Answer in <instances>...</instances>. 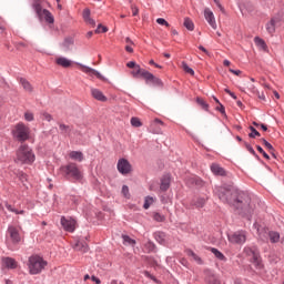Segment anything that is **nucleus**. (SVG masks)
<instances>
[{"instance_id": "obj_52", "label": "nucleus", "mask_w": 284, "mask_h": 284, "mask_svg": "<svg viewBox=\"0 0 284 284\" xmlns=\"http://www.w3.org/2000/svg\"><path fill=\"white\" fill-rule=\"evenodd\" d=\"M254 92L257 94L258 99H262V101H265V94L258 92V90H254Z\"/></svg>"}, {"instance_id": "obj_8", "label": "nucleus", "mask_w": 284, "mask_h": 284, "mask_svg": "<svg viewBox=\"0 0 284 284\" xmlns=\"http://www.w3.org/2000/svg\"><path fill=\"white\" fill-rule=\"evenodd\" d=\"M36 12L41 19H44L47 23H54V16L48 9H41V4H36Z\"/></svg>"}, {"instance_id": "obj_15", "label": "nucleus", "mask_w": 284, "mask_h": 284, "mask_svg": "<svg viewBox=\"0 0 284 284\" xmlns=\"http://www.w3.org/2000/svg\"><path fill=\"white\" fill-rule=\"evenodd\" d=\"M91 97H93L95 101H101V103H105V101H108V97H105L99 89L91 88Z\"/></svg>"}, {"instance_id": "obj_38", "label": "nucleus", "mask_w": 284, "mask_h": 284, "mask_svg": "<svg viewBox=\"0 0 284 284\" xmlns=\"http://www.w3.org/2000/svg\"><path fill=\"white\" fill-rule=\"evenodd\" d=\"M131 125H133V128H141V125H143V123H141V120L139 118H132Z\"/></svg>"}, {"instance_id": "obj_51", "label": "nucleus", "mask_w": 284, "mask_h": 284, "mask_svg": "<svg viewBox=\"0 0 284 284\" xmlns=\"http://www.w3.org/2000/svg\"><path fill=\"white\" fill-rule=\"evenodd\" d=\"M246 150L253 154V155H256V151H254V149L250 145V144H246Z\"/></svg>"}, {"instance_id": "obj_44", "label": "nucleus", "mask_w": 284, "mask_h": 284, "mask_svg": "<svg viewBox=\"0 0 284 284\" xmlns=\"http://www.w3.org/2000/svg\"><path fill=\"white\" fill-rule=\"evenodd\" d=\"M156 23H159V26H165V28H170V23L166 22V20L163 18H158Z\"/></svg>"}, {"instance_id": "obj_12", "label": "nucleus", "mask_w": 284, "mask_h": 284, "mask_svg": "<svg viewBox=\"0 0 284 284\" xmlns=\"http://www.w3.org/2000/svg\"><path fill=\"white\" fill-rule=\"evenodd\" d=\"M8 234L12 243H21V234L19 233V229H17L16 226H9Z\"/></svg>"}, {"instance_id": "obj_7", "label": "nucleus", "mask_w": 284, "mask_h": 284, "mask_svg": "<svg viewBox=\"0 0 284 284\" xmlns=\"http://www.w3.org/2000/svg\"><path fill=\"white\" fill-rule=\"evenodd\" d=\"M230 243H234L236 245H243V243H245V241H247V235L245 233V231H237L233 234H230L227 236Z\"/></svg>"}, {"instance_id": "obj_61", "label": "nucleus", "mask_w": 284, "mask_h": 284, "mask_svg": "<svg viewBox=\"0 0 284 284\" xmlns=\"http://www.w3.org/2000/svg\"><path fill=\"white\" fill-rule=\"evenodd\" d=\"M125 50H126V52H134V49H132V47H130V45H126Z\"/></svg>"}, {"instance_id": "obj_50", "label": "nucleus", "mask_w": 284, "mask_h": 284, "mask_svg": "<svg viewBox=\"0 0 284 284\" xmlns=\"http://www.w3.org/2000/svg\"><path fill=\"white\" fill-rule=\"evenodd\" d=\"M229 72H231L232 74H235V77H240L242 74L241 70L229 69Z\"/></svg>"}, {"instance_id": "obj_45", "label": "nucleus", "mask_w": 284, "mask_h": 284, "mask_svg": "<svg viewBox=\"0 0 284 284\" xmlns=\"http://www.w3.org/2000/svg\"><path fill=\"white\" fill-rule=\"evenodd\" d=\"M73 44H74V39L72 38H67L63 43L64 48H70V45H73Z\"/></svg>"}, {"instance_id": "obj_63", "label": "nucleus", "mask_w": 284, "mask_h": 284, "mask_svg": "<svg viewBox=\"0 0 284 284\" xmlns=\"http://www.w3.org/2000/svg\"><path fill=\"white\" fill-rule=\"evenodd\" d=\"M261 128H262V130H263L264 132H267V125L261 124Z\"/></svg>"}, {"instance_id": "obj_4", "label": "nucleus", "mask_w": 284, "mask_h": 284, "mask_svg": "<svg viewBox=\"0 0 284 284\" xmlns=\"http://www.w3.org/2000/svg\"><path fill=\"white\" fill-rule=\"evenodd\" d=\"M11 134L13 139L23 143L30 139V128L26 123L19 122L13 126Z\"/></svg>"}, {"instance_id": "obj_42", "label": "nucleus", "mask_w": 284, "mask_h": 284, "mask_svg": "<svg viewBox=\"0 0 284 284\" xmlns=\"http://www.w3.org/2000/svg\"><path fill=\"white\" fill-rule=\"evenodd\" d=\"M122 194L125 199H130V187L128 185L122 186Z\"/></svg>"}, {"instance_id": "obj_1", "label": "nucleus", "mask_w": 284, "mask_h": 284, "mask_svg": "<svg viewBox=\"0 0 284 284\" xmlns=\"http://www.w3.org/2000/svg\"><path fill=\"white\" fill-rule=\"evenodd\" d=\"M217 196L223 203L233 205L236 210H244L250 212V195L239 191L233 185H224L219 187Z\"/></svg>"}, {"instance_id": "obj_13", "label": "nucleus", "mask_w": 284, "mask_h": 284, "mask_svg": "<svg viewBox=\"0 0 284 284\" xmlns=\"http://www.w3.org/2000/svg\"><path fill=\"white\" fill-rule=\"evenodd\" d=\"M204 19H206L207 23L213 28V30H216V18H214V12L210 9L204 10Z\"/></svg>"}, {"instance_id": "obj_24", "label": "nucleus", "mask_w": 284, "mask_h": 284, "mask_svg": "<svg viewBox=\"0 0 284 284\" xmlns=\"http://www.w3.org/2000/svg\"><path fill=\"white\" fill-rule=\"evenodd\" d=\"M254 43L260 48V50H263L264 52H267V44L265 43L264 39H261L258 37L254 38Z\"/></svg>"}, {"instance_id": "obj_10", "label": "nucleus", "mask_w": 284, "mask_h": 284, "mask_svg": "<svg viewBox=\"0 0 284 284\" xmlns=\"http://www.w3.org/2000/svg\"><path fill=\"white\" fill-rule=\"evenodd\" d=\"M118 172L124 175L130 174V172H132V164H130V161L125 159H120L118 161Z\"/></svg>"}, {"instance_id": "obj_27", "label": "nucleus", "mask_w": 284, "mask_h": 284, "mask_svg": "<svg viewBox=\"0 0 284 284\" xmlns=\"http://www.w3.org/2000/svg\"><path fill=\"white\" fill-rule=\"evenodd\" d=\"M142 79H144L146 85H150L152 83V79H154V74L148 70H144V73H142Z\"/></svg>"}, {"instance_id": "obj_29", "label": "nucleus", "mask_w": 284, "mask_h": 284, "mask_svg": "<svg viewBox=\"0 0 284 284\" xmlns=\"http://www.w3.org/2000/svg\"><path fill=\"white\" fill-rule=\"evenodd\" d=\"M20 83H21L23 90H26V92H32V90H33L32 84H30V82H28V80L21 78Z\"/></svg>"}, {"instance_id": "obj_22", "label": "nucleus", "mask_w": 284, "mask_h": 284, "mask_svg": "<svg viewBox=\"0 0 284 284\" xmlns=\"http://www.w3.org/2000/svg\"><path fill=\"white\" fill-rule=\"evenodd\" d=\"M60 133L63 134L64 136H70L72 132V126L63 123H58Z\"/></svg>"}, {"instance_id": "obj_25", "label": "nucleus", "mask_w": 284, "mask_h": 284, "mask_svg": "<svg viewBox=\"0 0 284 284\" xmlns=\"http://www.w3.org/2000/svg\"><path fill=\"white\" fill-rule=\"evenodd\" d=\"M160 190H162V192H168V190H170V178H169V175H165L162 179Z\"/></svg>"}, {"instance_id": "obj_35", "label": "nucleus", "mask_w": 284, "mask_h": 284, "mask_svg": "<svg viewBox=\"0 0 284 284\" xmlns=\"http://www.w3.org/2000/svg\"><path fill=\"white\" fill-rule=\"evenodd\" d=\"M182 69L184 70V72H186V74L194 77V69L190 68L187 63L182 62Z\"/></svg>"}, {"instance_id": "obj_59", "label": "nucleus", "mask_w": 284, "mask_h": 284, "mask_svg": "<svg viewBox=\"0 0 284 284\" xmlns=\"http://www.w3.org/2000/svg\"><path fill=\"white\" fill-rule=\"evenodd\" d=\"M7 210H9V212H13L16 214L17 209L12 207V205H7Z\"/></svg>"}, {"instance_id": "obj_21", "label": "nucleus", "mask_w": 284, "mask_h": 284, "mask_svg": "<svg viewBox=\"0 0 284 284\" xmlns=\"http://www.w3.org/2000/svg\"><path fill=\"white\" fill-rule=\"evenodd\" d=\"M211 171L213 172V174H215L216 176H225V169L221 168V165L219 164H212L211 165Z\"/></svg>"}, {"instance_id": "obj_56", "label": "nucleus", "mask_w": 284, "mask_h": 284, "mask_svg": "<svg viewBox=\"0 0 284 284\" xmlns=\"http://www.w3.org/2000/svg\"><path fill=\"white\" fill-rule=\"evenodd\" d=\"M91 281H93V283L101 284V280L97 276H91Z\"/></svg>"}, {"instance_id": "obj_46", "label": "nucleus", "mask_w": 284, "mask_h": 284, "mask_svg": "<svg viewBox=\"0 0 284 284\" xmlns=\"http://www.w3.org/2000/svg\"><path fill=\"white\" fill-rule=\"evenodd\" d=\"M257 151L260 152V154H263L264 159H266L267 161H270V155L267 153H265V151L263 150V148H261L260 145L256 146Z\"/></svg>"}, {"instance_id": "obj_34", "label": "nucleus", "mask_w": 284, "mask_h": 284, "mask_svg": "<svg viewBox=\"0 0 284 284\" xmlns=\"http://www.w3.org/2000/svg\"><path fill=\"white\" fill-rule=\"evenodd\" d=\"M186 254H187V256H191V258H193V261H196V263H200V264L203 263L201 257H199V255H196V253H194V251L187 250Z\"/></svg>"}, {"instance_id": "obj_11", "label": "nucleus", "mask_w": 284, "mask_h": 284, "mask_svg": "<svg viewBox=\"0 0 284 284\" xmlns=\"http://www.w3.org/2000/svg\"><path fill=\"white\" fill-rule=\"evenodd\" d=\"M281 23H282L281 18L278 17L272 18L271 21L266 23V31L268 32V34H274V32H276V28H278Z\"/></svg>"}, {"instance_id": "obj_6", "label": "nucleus", "mask_w": 284, "mask_h": 284, "mask_svg": "<svg viewBox=\"0 0 284 284\" xmlns=\"http://www.w3.org/2000/svg\"><path fill=\"white\" fill-rule=\"evenodd\" d=\"M255 230H257V234L262 241H265L267 236H270L271 243H278L281 240V234L278 232H268L266 230H260L258 224H254Z\"/></svg>"}, {"instance_id": "obj_18", "label": "nucleus", "mask_w": 284, "mask_h": 284, "mask_svg": "<svg viewBox=\"0 0 284 284\" xmlns=\"http://www.w3.org/2000/svg\"><path fill=\"white\" fill-rule=\"evenodd\" d=\"M82 17L88 26H91L92 28L97 26V22L94 21V19L90 17V9H84Z\"/></svg>"}, {"instance_id": "obj_47", "label": "nucleus", "mask_w": 284, "mask_h": 284, "mask_svg": "<svg viewBox=\"0 0 284 284\" xmlns=\"http://www.w3.org/2000/svg\"><path fill=\"white\" fill-rule=\"evenodd\" d=\"M262 143L266 150H274V146H272V144L267 142V140L262 139Z\"/></svg>"}, {"instance_id": "obj_39", "label": "nucleus", "mask_w": 284, "mask_h": 284, "mask_svg": "<svg viewBox=\"0 0 284 284\" xmlns=\"http://www.w3.org/2000/svg\"><path fill=\"white\" fill-rule=\"evenodd\" d=\"M24 121H29V122L34 121V113L27 111L24 113Z\"/></svg>"}, {"instance_id": "obj_32", "label": "nucleus", "mask_w": 284, "mask_h": 284, "mask_svg": "<svg viewBox=\"0 0 284 284\" xmlns=\"http://www.w3.org/2000/svg\"><path fill=\"white\" fill-rule=\"evenodd\" d=\"M183 24L186 30H190V32L194 30V22L190 18H185Z\"/></svg>"}, {"instance_id": "obj_58", "label": "nucleus", "mask_w": 284, "mask_h": 284, "mask_svg": "<svg viewBox=\"0 0 284 284\" xmlns=\"http://www.w3.org/2000/svg\"><path fill=\"white\" fill-rule=\"evenodd\" d=\"M156 123H159L160 125H163V121L155 119L154 122L151 124V128L156 125Z\"/></svg>"}, {"instance_id": "obj_28", "label": "nucleus", "mask_w": 284, "mask_h": 284, "mask_svg": "<svg viewBox=\"0 0 284 284\" xmlns=\"http://www.w3.org/2000/svg\"><path fill=\"white\" fill-rule=\"evenodd\" d=\"M134 70L131 72L132 77L136 78V77H142L143 73L145 72V69L141 68V65H136L135 68H133Z\"/></svg>"}, {"instance_id": "obj_23", "label": "nucleus", "mask_w": 284, "mask_h": 284, "mask_svg": "<svg viewBox=\"0 0 284 284\" xmlns=\"http://www.w3.org/2000/svg\"><path fill=\"white\" fill-rule=\"evenodd\" d=\"M69 156L72 159V161H78L79 163L83 161V153L81 151H71Z\"/></svg>"}, {"instance_id": "obj_14", "label": "nucleus", "mask_w": 284, "mask_h": 284, "mask_svg": "<svg viewBox=\"0 0 284 284\" xmlns=\"http://www.w3.org/2000/svg\"><path fill=\"white\" fill-rule=\"evenodd\" d=\"M245 252H247L248 256H251L253 265H255V267L261 268V256L258 255V253L252 251V248H245Z\"/></svg>"}, {"instance_id": "obj_40", "label": "nucleus", "mask_w": 284, "mask_h": 284, "mask_svg": "<svg viewBox=\"0 0 284 284\" xmlns=\"http://www.w3.org/2000/svg\"><path fill=\"white\" fill-rule=\"evenodd\" d=\"M151 85L161 87V85H163V81H161V79H159L155 75H153V79L151 80Z\"/></svg>"}, {"instance_id": "obj_48", "label": "nucleus", "mask_w": 284, "mask_h": 284, "mask_svg": "<svg viewBox=\"0 0 284 284\" xmlns=\"http://www.w3.org/2000/svg\"><path fill=\"white\" fill-rule=\"evenodd\" d=\"M42 119L44 121H52V115L48 112L42 113Z\"/></svg>"}, {"instance_id": "obj_57", "label": "nucleus", "mask_w": 284, "mask_h": 284, "mask_svg": "<svg viewBox=\"0 0 284 284\" xmlns=\"http://www.w3.org/2000/svg\"><path fill=\"white\" fill-rule=\"evenodd\" d=\"M214 3H216L222 12H225V9H223V6H221V2H219V0H214Z\"/></svg>"}, {"instance_id": "obj_17", "label": "nucleus", "mask_w": 284, "mask_h": 284, "mask_svg": "<svg viewBox=\"0 0 284 284\" xmlns=\"http://www.w3.org/2000/svg\"><path fill=\"white\" fill-rule=\"evenodd\" d=\"M57 65H60L61 68H71L72 65V60L64 58V57H59L55 59Z\"/></svg>"}, {"instance_id": "obj_5", "label": "nucleus", "mask_w": 284, "mask_h": 284, "mask_svg": "<svg viewBox=\"0 0 284 284\" xmlns=\"http://www.w3.org/2000/svg\"><path fill=\"white\" fill-rule=\"evenodd\" d=\"M61 171L67 176H72L74 181H81V179H83V173L81 172V170H79V166H77V163H69L68 165L62 166Z\"/></svg>"}, {"instance_id": "obj_16", "label": "nucleus", "mask_w": 284, "mask_h": 284, "mask_svg": "<svg viewBox=\"0 0 284 284\" xmlns=\"http://www.w3.org/2000/svg\"><path fill=\"white\" fill-rule=\"evenodd\" d=\"M2 265L8 267V270H17V262L12 257H4L2 258Z\"/></svg>"}, {"instance_id": "obj_20", "label": "nucleus", "mask_w": 284, "mask_h": 284, "mask_svg": "<svg viewBox=\"0 0 284 284\" xmlns=\"http://www.w3.org/2000/svg\"><path fill=\"white\" fill-rule=\"evenodd\" d=\"M82 72H84V74H90V75H94L97 77L98 79H103V75H101L99 73V71L90 68V67H85V65H82Z\"/></svg>"}, {"instance_id": "obj_49", "label": "nucleus", "mask_w": 284, "mask_h": 284, "mask_svg": "<svg viewBox=\"0 0 284 284\" xmlns=\"http://www.w3.org/2000/svg\"><path fill=\"white\" fill-rule=\"evenodd\" d=\"M143 274H144V276H146V278H151V281H156V277H154V275L150 274V272L144 271Z\"/></svg>"}, {"instance_id": "obj_60", "label": "nucleus", "mask_w": 284, "mask_h": 284, "mask_svg": "<svg viewBox=\"0 0 284 284\" xmlns=\"http://www.w3.org/2000/svg\"><path fill=\"white\" fill-rule=\"evenodd\" d=\"M199 50H201L202 52H204L205 54H207V49L204 48L203 45H200V47H199Z\"/></svg>"}, {"instance_id": "obj_64", "label": "nucleus", "mask_w": 284, "mask_h": 284, "mask_svg": "<svg viewBox=\"0 0 284 284\" xmlns=\"http://www.w3.org/2000/svg\"><path fill=\"white\" fill-rule=\"evenodd\" d=\"M212 284H221V281H219V280H213Z\"/></svg>"}, {"instance_id": "obj_9", "label": "nucleus", "mask_w": 284, "mask_h": 284, "mask_svg": "<svg viewBox=\"0 0 284 284\" xmlns=\"http://www.w3.org/2000/svg\"><path fill=\"white\" fill-rule=\"evenodd\" d=\"M61 225L65 232H74L77 230V221L72 217H61Z\"/></svg>"}, {"instance_id": "obj_3", "label": "nucleus", "mask_w": 284, "mask_h": 284, "mask_svg": "<svg viewBox=\"0 0 284 284\" xmlns=\"http://www.w3.org/2000/svg\"><path fill=\"white\" fill-rule=\"evenodd\" d=\"M34 152H32V149L28 144H21L16 153V161L18 163H34Z\"/></svg>"}, {"instance_id": "obj_41", "label": "nucleus", "mask_w": 284, "mask_h": 284, "mask_svg": "<svg viewBox=\"0 0 284 284\" xmlns=\"http://www.w3.org/2000/svg\"><path fill=\"white\" fill-rule=\"evenodd\" d=\"M196 103H199V105H201V108H202L203 110H207V109L210 108V105H207V104L204 102V100L201 99V98H197V99H196Z\"/></svg>"}, {"instance_id": "obj_54", "label": "nucleus", "mask_w": 284, "mask_h": 284, "mask_svg": "<svg viewBox=\"0 0 284 284\" xmlns=\"http://www.w3.org/2000/svg\"><path fill=\"white\" fill-rule=\"evenodd\" d=\"M131 10H132L133 17H136V14H139V8L131 6Z\"/></svg>"}, {"instance_id": "obj_33", "label": "nucleus", "mask_w": 284, "mask_h": 284, "mask_svg": "<svg viewBox=\"0 0 284 284\" xmlns=\"http://www.w3.org/2000/svg\"><path fill=\"white\" fill-rule=\"evenodd\" d=\"M186 254H187V256H191V258H193V261H196V263H200V264L203 263L201 257H199V255H196V253H194V251L187 250Z\"/></svg>"}, {"instance_id": "obj_30", "label": "nucleus", "mask_w": 284, "mask_h": 284, "mask_svg": "<svg viewBox=\"0 0 284 284\" xmlns=\"http://www.w3.org/2000/svg\"><path fill=\"white\" fill-rule=\"evenodd\" d=\"M210 252H212V254H214V256L219 258V261H225V255H223V253H221V251H219L217 248L211 247Z\"/></svg>"}, {"instance_id": "obj_37", "label": "nucleus", "mask_w": 284, "mask_h": 284, "mask_svg": "<svg viewBox=\"0 0 284 284\" xmlns=\"http://www.w3.org/2000/svg\"><path fill=\"white\" fill-rule=\"evenodd\" d=\"M248 130H251V133L248 134L250 139H256V136H261V133L257 132L254 126H250Z\"/></svg>"}, {"instance_id": "obj_53", "label": "nucleus", "mask_w": 284, "mask_h": 284, "mask_svg": "<svg viewBox=\"0 0 284 284\" xmlns=\"http://www.w3.org/2000/svg\"><path fill=\"white\" fill-rule=\"evenodd\" d=\"M216 110H219V112H221V114H225V106H223V104L220 103V105L216 108Z\"/></svg>"}, {"instance_id": "obj_62", "label": "nucleus", "mask_w": 284, "mask_h": 284, "mask_svg": "<svg viewBox=\"0 0 284 284\" xmlns=\"http://www.w3.org/2000/svg\"><path fill=\"white\" fill-rule=\"evenodd\" d=\"M223 65L230 67L231 65L230 60H224Z\"/></svg>"}, {"instance_id": "obj_31", "label": "nucleus", "mask_w": 284, "mask_h": 284, "mask_svg": "<svg viewBox=\"0 0 284 284\" xmlns=\"http://www.w3.org/2000/svg\"><path fill=\"white\" fill-rule=\"evenodd\" d=\"M122 239H123L124 245H131L132 247H134V245H136V241L128 235H123Z\"/></svg>"}, {"instance_id": "obj_43", "label": "nucleus", "mask_w": 284, "mask_h": 284, "mask_svg": "<svg viewBox=\"0 0 284 284\" xmlns=\"http://www.w3.org/2000/svg\"><path fill=\"white\" fill-rule=\"evenodd\" d=\"M101 32H108V27L99 24L97 30H95V34H101Z\"/></svg>"}, {"instance_id": "obj_19", "label": "nucleus", "mask_w": 284, "mask_h": 284, "mask_svg": "<svg viewBox=\"0 0 284 284\" xmlns=\"http://www.w3.org/2000/svg\"><path fill=\"white\" fill-rule=\"evenodd\" d=\"M73 250H75V252H82V254H85V252H88V250H89L88 243H85L83 241H78L74 244Z\"/></svg>"}, {"instance_id": "obj_26", "label": "nucleus", "mask_w": 284, "mask_h": 284, "mask_svg": "<svg viewBox=\"0 0 284 284\" xmlns=\"http://www.w3.org/2000/svg\"><path fill=\"white\" fill-rule=\"evenodd\" d=\"M156 202V197H152V196H146L144 199V210H150L151 205H154V203Z\"/></svg>"}, {"instance_id": "obj_2", "label": "nucleus", "mask_w": 284, "mask_h": 284, "mask_svg": "<svg viewBox=\"0 0 284 284\" xmlns=\"http://www.w3.org/2000/svg\"><path fill=\"white\" fill-rule=\"evenodd\" d=\"M48 267V261L43 260L42 256L33 254L28 260L29 274L37 275L41 274L43 270Z\"/></svg>"}, {"instance_id": "obj_36", "label": "nucleus", "mask_w": 284, "mask_h": 284, "mask_svg": "<svg viewBox=\"0 0 284 284\" xmlns=\"http://www.w3.org/2000/svg\"><path fill=\"white\" fill-rule=\"evenodd\" d=\"M153 219L158 222V223H163V221H165V216L162 215L161 213H153Z\"/></svg>"}, {"instance_id": "obj_55", "label": "nucleus", "mask_w": 284, "mask_h": 284, "mask_svg": "<svg viewBox=\"0 0 284 284\" xmlns=\"http://www.w3.org/2000/svg\"><path fill=\"white\" fill-rule=\"evenodd\" d=\"M126 65L129 67V68H136V65H139V64H136V62H134V61H130V62H128L126 63Z\"/></svg>"}]
</instances>
